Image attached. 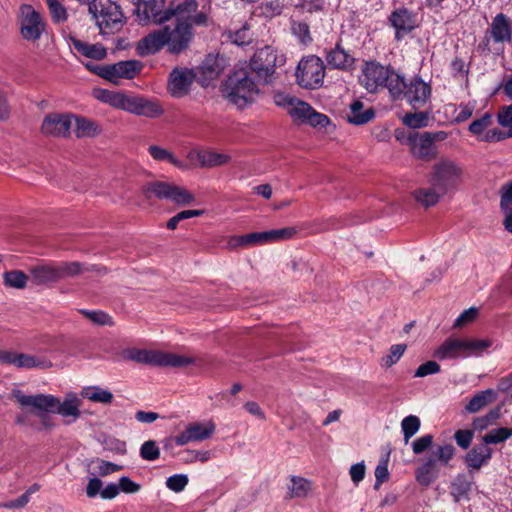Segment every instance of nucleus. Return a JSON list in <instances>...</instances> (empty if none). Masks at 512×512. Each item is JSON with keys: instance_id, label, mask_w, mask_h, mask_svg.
Returning a JSON list of instances; mask_svg holds the SVG:
<instances>
[{"instance_id": "24", "label": "nucleus", "mask_w": 512, "mask_h": 512, "mask_svg": "<svg viewBox=\"0 0 512 512\" xmlns=\"http://www.w3.org/2000/svg\"><path fill=\"white\" fill-rule=\"evenodd\" d=\"M67 35V42L81 55L94 60H102L106 57L107 51L102 44H89L79 40L73 34Z\"/></svg>"}, {"instance_id": "48", "label": "nucleus", "mask_w": 512, "mask_h": 512, "mask_svg": "<svg viewBox=\"0 0 512 512\" xmlns=\"http://www.w3.org/2000/svg\"><path fill=\"white\" fill-rule=\"evenodd\" d=\"M92 95L95 99L99 100L100 102L109 104L112 107L116 108L121 92L110 91L103 88H94L92 91Z\"/></svg>"}, {"instance_id": "11", "label": "nucleus", "mask_w": 512, "mask_h": 512, "mask_svg": "<svg viewBox=\"0 0 512 512\" xmlns=\"http://www.w3.org/2000/svg\"><path fill=\"white\" fill-rule=\"evenodd\" d=\"M295 75L302 88L317 89L323 84L325 67L319 57L310 56L299 62Z\"/></svg>"}, {"instance_id": "58", "label": "nucleus", "mask_w": 512, "mask_h": 512, "mask_svg": "<svg viewBox=\"0 0 512 512\" xmlns=\"http://www.w3.org/2000/svg\"><path fill=\"white\" fill-rule=\"evenodd\" d=\"M433 443V436L431 434L423 435L417 439H415L412 444V451L414 454L419 455L425 452L428 448L431 447Z\"/></svg>"}, {"instance_id": "25", "label": "nucleus", "mask_w": 512, "mask_h": 512, "mask_svg": "<svg viewBox=\"0 0 512 512\" xmlns=\"http://www.w3.org/2000/svg\"><path fill=\"white\" fill-rule=\"evenodd\" d=\"M7 365H13L17 368L32 369V368H49L52 366L51 362L40 359L36 356L8 351Z\"/></svg>"}, {"instance_id": "64", "label": "nucleus", "mask_w": 512, "mask_h": 512, "mask_svg": "<svg viewBox=\"0 0 512 512\" xmlns=\"http://www.w3.org/2000/svg\"><path fill=\"white\" fill-rule=\"evenodd\" d=\"M440 462L441 465H448L449 461L453 458L455 454V448L450 445L439 446L437 451L434 452Z\"/></svg>"}, {"instance_id": "3", "label": "nucleus", "mask_w": 512, "mask_h": 512, "mask_svg": "<svg viewBox=\"0 0 512 512\" xmlns=\"http://www.w3.org/2000/svg\"><path fill=\"white\" fill-rule=\"evenodd\" d=\"M359 80L368 92L386 88L390 96L400 95L402 76L375 61L365 63Z\"/></svg>"}, {"instance_id": "43", "label": "nucleus", "mask_w": 512, "mask_h": 512, "mask_svg": "<svg viewBox=\"0 0 512 512\" xmlns=\"http://www.w3.org/2000/svg\"><path fill=\"white\" fill-rule=\"evenodd\" d=\"M439 475V469L429 467V465L423 463L416 470V480L422 486H429L432 484Z\"/></svg>"}, {"instance_id": "56", "label": "nucleus", "mask_w": 512, "mask_h": 512, "mask_svg": "<svg viewBox=\"0 0 512 512\" xmlns=\"http://www.w3.org/2000/svg\"><path fill=\"white\" fill-rule=\"evenodd\" d=\"M491 122L492 116L489 113H486L482 117L470 123L469 131L474 135H480L490 126Z\"/></svg>"}, {"instance_id": "52", "label": "nucleus", "mask_w": 512, "mask_h": 512, "mask_svg": "<svg viewBox=\"0 0 512 512\" xmlns=\"http://www.w3.org/2000/svg\"><path fill=\"white\" fill-rule=\"evenodd\" d=\"M189 482L186 474H174L166 479V487L176 493L182 492Z\"/></svg>"}, {"instance_id": "10", "label": "nucleus", "mask_w": 512, "mask_h": 512, "mask_svg": "<svg viewBox=\"0 0 512 512\" xmlns=\"http://www.w3.org/2000/svg\"><path fill=\"white\" fill-rule=\"evenodd\" d=\"M296 234L293 227L272 229L268 231L253 232L245 235L234 236L228 241V245L235 247H250L266 243H274L282 240L291 239Z\"/></svg>"}, {"instance_id": "30", "label": "nucleus", "mask_w": 512, "mask_h": 512, "mask_svg": "<svg viewBox=\"0 0 512 512\" xmlns=\"http://www.w3.org/2000/svg\"><path fill=\"white\" fill-rule=\"evenodd\" d=\"M497 391L494 389H486L476 393L466 404L465 410L468 413H477L490 403L497 399Z\"/></svg>"}, {"instance_id": "2", "label": "nucleus", "mask_w": 512, "mask_h": 512, "mask_svg": "<svg viewBox=\"0 0 512 512\" xmlns=\"http://www.w3.org/2000/svg\"><path fill=\"white\" fill-rule=\"evenodd\" d=\"M222 92L230 103L243 109L255 101L259 89L247 69L241 68L228 76L223 83Z\"/></svg>"}, {"instance_id": "15", "label": "nucleus", "mask_w": 512, "mask_h": 512, "mask_svg": "<svg viewBox=\"0 0 512 512\" xmlns=\"http://www.w3.org/2000/svg\"><path fill=\"white\" fill-rule=\"evenodd\" d=\"M116 108L148 118H157L164 113L163 108L156 101L124 93H121Z\"/></svg>"}, {"instance_id": "45", "label": "nucleus", "mask_w": 512, "mask_h": 512, "mask_svg": "<svg viewBox=\"0 0 512 512\" xmlns=\"http://www.w3.org/2000/svg\"><path fill=\"white\" fill-rule=\"evenodd\" d=\"M312 108L313 107L308 103L298 99L288 114L291 116L293 121L305 124Z\"/></svg>"}, {"instance_id": "63", "label": "nucleus", "mask_w": 512, "mask_h": 512, "mask_svg": "<svg viewBox=\"0 0 512 512\" xmlns=\"http://www.w3.org/2000/svg\"><path fill=\"white\" fill-rule=\"evenodd\" d=\"M389 478L388 464L386 461H381L375 468V484L374 488L377 490Z\"/></svg>"}, {"instance_id": "21", "label": "nucleus", "mask_w": 512, "mask_h": 512, "mask_svg": "<svg viewBox=\"0 0 512 512\" xmlns=\"http://www.w3.org/2000/svg\"><path fill=\"white\" fill-rule=\"evenodd\" d=\"M19 404L33 407L40 412L54 413L57 397L50 394L25 395L21 392L15 394Z\"/></svg>"}, {"instance_id": "23", "label": "nucleus", "mask_w": 512, "mask_h": 512, "mask_svg": "<svg viewBox=\"0 0 512 512\" xmlns=\"http://www.w3.org/2000/svg\"><path fill=\"white\" fill-rule=\"evenodd\" d=\"M188 159L197 160L202 168L223 166L230 162L231 156L211 150H192L187 154Z\"/></svg>"}, {"instance_id": "53", "label": "nucleus", "mask_w": 512, "mask_h": 512, "mask_svg": "<svg viewBox=\"0 0 512 512\" xmlns=\"http://www.w3.org/2000/svg\"><path fill=\"white\" fill-rule=\"evenodd\" d=\"M82 314H84L88 319H90L93 323L99 325H113V320L110 315L100 310H82Z\"/></svg>"}, {"instance_id": "9", "label": "nucleus", "mask_w": 512, "mask_h": 512, "mask_svg": "<svg viewBox=\"0 0 512 512\" xmlns=\"http://www.w3.org/2000/svg\"><path fill=\"white\" fill-rule=\"evenodd\" d=\"M461 174V168L454 161L442 159L433 166L430 184L439 189L440 193L446 195L457 187Z\"/></svg>"}, {"instance_id": "50", "label": "nucleus", "mask_w": 512, "mask_h": 512, "mask_svg": "<svg viewBox=\"0 0 512 512\" xmlns=\"http://www.w3.org/2000/svg\"><path fill=\"white\" fill-rule=\"evenodd\" d=\"M140 457L146 461H155L160 456V449L154 440L145 441L139 450Z\"/></svg>"}, {"instance_id": "51", "label": "nucleus", "mask_w": 512, "mask_h": 512, "mask_svg": "<svg viewBox=\"0 0 512 512\" xmlns=\"http://www.w3.org/2000/svg\"><path fill=\"white\" fill-rule=\"evenodd\" d=\"M46 4L54 22L61 23L67 20V10L59 0H46Z\"/></svg>"}, {"instance_id": "59", "label": "nucleus", "mask_w": 512, "mask_h": 512, "mask_svg": "<svg viewBox=\"0 0 512 512\" xmlns=\"http://www.w3.org/2000/svg\"><path fill=\"white\" fill-rule=\"evenodd\" d=\"M501 200L500 206L504 212L512 208V181L504 184L500 190Z\"/></svg>"}, {"instance_id": "26", "label": "nucleus", "mask_w": 512, "mask_h": 512, "mask_svg": "<svg viewBox=\"0 0 512 512\" xmlns=\"http://www.w3.org/2000/svg\"><path fill=\"white\" fill-rule=\"evenodd\" d=\"M312 492V482L304 477L292 475L287 484L286 499L304 500L309 497Z\"/></svg>"}, {"instance_id": "38", "label": "nucleus", "mask_w": 512, "mask_h": 512, "mask_svg": "<svg viewBox=\"0 0 512 512\" xmlns=\"http://www.w3.org/2000/svg\"><path fill=\"white\" fill-rule=\"evenodd\" d=\"M471 489V482L466 475L458 474L451 484V496L455 502L466 498Z\"/></svg>"}, {"instance_id": "34", "label": "nucleus", "mask_w": 512, "mask_h": 512, "mask_svg": "<svg viewBox=\"0 0 512 512\" xmlns=\"http://www.w3.org/2000/svg\"><path fill=\"white\" fill-rule=\"evenodd\" d=\"M81 396L94 403L109 404L113 401V394L100 386L84 387Z\"/></svg>"}, {"instance_id": "37", "label": "nucleus", "mask_w": 512, "mask_h": 512, "mask_svg": "<svg viewBox=\"0 0 512 512\" xmlns=\"http://www.w3.org/2000/svg\"><path fill=\"white\" fill-rule=\"evenodd\" d=\"M148 152L151 155V157L156 161L169 162L170 164L182 170L187 168V166L177 157H175L171 152L158 145H150L148 147Z\"/></svg>"}, {"instance_id": "39", "label": "nucleus", "mask_w": 512, "mask_h": 512, "mask_svg": "<svg viewBox=\"0 0 512 512\" xmlns=\"http://www.w3.org/2000/svg\"><path fill=\"white\" fill-rule=\"evenodd\" d=\"M74 132L77 138L94 137L100 132V129L95 122L83 117H76Z\"/></svg>"}, {"instance_id": "42", "label": "nucleus", "mask_w": 512, "mask_h": 512, "mask_svg": "<svg viewBox=\"0 0 512 512\" xmlns=\"http://www.w3.org/2000/svg\"><path fill=\"white\" fill-rule=\"evenodd\" d=\"M421 426L420 419L415 415H409L401 421V430L405 443L419 431Z\"/></svg>"}, {"instance_id": "33", "label": "nucleus", "mask_w": 512, "mask_h": 512, "mask_svg": "<svg viewBox=\"0 0 512 512\" xmlns=\"http://www.w3.org/2000/svg\"><path fill=\"white\" fill-rule=\"evenodd\" d=\"M375 116V112L372 108L363 110V103L360 100L354 101L350 105V110L347 115L350 123L355 125H363L372 120Z\"/></svg>"}, {"instance_id": "62", "label": "nucleus", "mask_w": 512, "mask_h": 512, "mask_svg": "<svg viewBox=\"0 0 512 512\" xmlns=\"http://www.w3.org/2000/svg\"><path fill=\"white\" fill-rule=\"evenodd\" d=\"M329 123L330 120L325 114L319 113L312 108L305 124L315 128H325Z\"/></svg>"}, {"instance_id": "6", "label": "nucleus", "mask_w": 512, "mask_h": 512, "mask_svg": "<svg viewBox=\"0 0 512 512\" xmlns=\"http://www.w3.org/2000/svg\"><path fill=\"white\" fill-rule=\"evenodd\" d=\"M78 262H42L30 268L32 281L37 285L49 284L81 272Z\"/></svg>"}, {"instance_id": "19", "label": "nucleus", "mask_w": 512, "mask_h": 512, "mask_svg": "<svg viewBox=\"0 0 512 512\" xmlns=\"http://www.w3.org/2000/svg\"><path fill=\"white\" fill-rule=\"evenodd\" d=\"M72 127V118L65 114H50L43 120L41 131L47 136L66 137Z\"/></svg>"}, {"instance_id": "17", "label": "nucleus", "mask_w": 512, "mask_h": 512, "mask_svg": "<svg viewBox=\"0 0 512 512\" xmlns=\"http://www.w3.org/2000/svg\"><path fill=\"white\" fill-rule=\"evenodd\" d=\"M194 78L192 70L175 68L170 73L167 89L173 97L181 98L188 93Z\"/></svg>"}, {"instance_id": "36", "label": "nucleus", "mask_w": 512, "mask_h": 512, "mask_svg": "<svg viewBox=\"0 0 512 512\" xmlns=\"http://www.w3.org/2000/svg\"><path fill=\"white\" fill-rule=\"evenodd\" d=\"M121 79L130 80L125 61L106 65L105 80L118 85Z\"/></svg>"}, {"instance_id": "31", "label": "nucleus", "mask_w": 512, "mask_h": 512, "mask_svg": "<svg viewBox=\"0 0 512 512\" xmlns=\"http://www.w3.org/2000/svg\"><path fill=\"white\" fill-rule=\"evenodd\" d=\"M165 46L164 38L160 34H147L136 46L137 54L141 57L157 53Z\"/></svg>"}, {"instance_id": "4", "label": "nucleus", "mask_w": 512, "mask_h": 512, "mask_svg": "<svg viewBox=\"0 0 512 512\" xmlns=\"http://www.w3.org/2000/svg\"><path fill=\"white\" fill-rule=\"evenodd\" d=\"M121 358L156 367L182 368L195 363L191 356L154 349L127 348L121 352Z\"/></svg>"}, {"instance_id": "20", "label": "nucleus", "mask_w": 512, "mask_h": 512, "mask_svg": "<svg viewBox=\"0 0 512 512\" xmlns=\"http://www.w3.org/2000/svg\"><path fill=\"white\" fill-rule=\"evenodd\" d=\"M20 32H45L46 22L43 15L36 11L33 6L23 4L19 9Z\"/></svg>"}, {"instance_id": "35", "label": "nucleus", "mask_w": 512, "mask_h": 512, "mask_svg": "<svg viewBox=\"0 0 512 512\" xmlns=\"http://www.w3.org/2000/svg\"><path fill=\"white\" fill-rule=\"evenodd\" d=\"M414 198L417 202L425 207H430L438 203L441 197L445 196L431 184L430 187L420 188L413 192Z\"/></svg>"}, {"instance_id": "60", "label": "nucleus", "mask_w": 512, "mask_h": 512, "mask_svg": "<svg viewBox=\"0 0 512 512\" xmlns=\"http://www.w3.org/2000/svg\"><path fill=\"white\" fill-rule=\"evenodd\" d=\"M226 36L225 43L233 44L239 48H245L252 44L253 40L250 34H224Z\"/></svg>"}, {"instance_id": "12", "label": "nucleus", "mask_w": 512, "mask_h": 512, "mask_svg": "<svg viewBox=\"0 0 512 512\" xmlns=\"http://www.w3.org/2000/svg\"><path fill=\"white\" fill-rule=\"evenodd\" d=\"M399 96H391L394 100L405 99L414 109L424 107L431 96V86L420 77H413L407 82L402 76Z\"/></svg>"}, {"instance_id": "27", "label": "nucleus", "mask_w": 512, "mask_h": 512, "mask_svg": "<svg viewBox=\"0 0 512 512\" xmlns=\"http://www.w3.org/2000/svg\"><path fill=\"white\" fill-rule=\"evenodd\" d=\"M492 449L486 445H478L473 447L465 456L464 462L467 468L479 470L483 465L487 464L492 457Z\"/></svg>"}, {"instance_id": "40", "label": "nucleus", "mask_w": 512, "mask_h": 512, "mask_svg": "<svg viewBox=\"0 0 512 512\" xmlns=\"http://www.w3.org/2000/svg\"><path fill=\"white\" fill-rule=\"evenodd\" d=\"M194 441H203L212 436L215 431V425L212 422L193 423L186 427Z\"/></svg>"}, {"instance_id": "8", "label": "nucleus", "mask_w": 512, "mask_h": 512, "mask_svg": "<svg viewBox=\"0 0 512 512\" xmlns=\"http://www.w3.org/2000/svg\"><path fill=\"white\" fill-rule=\"evenodd\" d=\"M100 30L120 29L126 22L121 7L111 0H92L88 8Z\"/></svg>"}, {"instance_id": "41", "label": "nucleus", "mask_w": 512, "mask_h": 512, "mask_svg": "<svg viewBox=\"0 0 512 512\" xmlns=\"http://www.w3.org/2000/svg\"><path fill=\"white\" fill-rule=\"evenodd\" d=\"M512 436V428L500 427L491 429L482 438L483 445L499 444L508 440Z\"/></svg>"}, {"instance_id": "47", "label": "nucleus", "mask_w": 512, "mask_h": 512, "mask_svg": "<svg viewBox=\"0 0 512 512\" xmlns=\"http://www.w3.org/2000/svg\"><path fill=\"white\" fill-rule=\"evenodd\" d=\"M490 32H512V15L498 13L490 24Z\"/></svg>"}, {"instance_id": "46", "label": "nucleus", "mask_w": 512, "mask_h": 512, "mask_svg": "<svg viewBox=\"0 0 512 512\" xmlns=\"http://www.w3.org/2000/svg\"><path fill=\"white\" fill-rule=\"evenodd\" d=\"M407 346L405 344H394L390 347L389 352L381 359V366L385 368H390L394 364H396L404 352L406 351Z\"/></svg>"}, {"instance_id": "49", "label": "nucleus", "mask_w": 512, "mask_h": 512, "mask_svg": "<svg viewBox=\"0 0 512 512\" xmlns=\"http://www.w3.org/2000/svg\"><path fill=\"white\" fill-rule=\"evenodd\" d=\"M4 283L8 287L22 289L26 286L27 276L19 270L8 271L4 273Z\"/></svg>"}, {"instance_id": "1", "label": "nucleus", "mask_w": 512, "mask_h": 512, "mask_svg": "<svg viewBox=\"0 0 512 512\" xmlns=\"http://www.w3.org/2000/svg\"><path fill=\"white\" fill-rule=\"evenodd\" d=\"M157 24L171 21L174 27L165 26L159 32H191L193 28H207L211 23L210 7L199 8L197 0H184L174 8L169 6L157 18Z\"/></svg>"}, {"instance_id": "13", "label": "nucleus", "mask_w": 512, "mask_h": 512, "mask_svg": "<svg viewBox=\"0 0 512 512\" xmlns=\"http://www.w3.org/2000/svg\"><path fill=\"white\" fill-rule=\"evenodd\" d=\"M279 59L276 51L271 46L258 49L250 60V69L257 79L264 84H269L274 79L275 69Z\"/></svg>"}, {"instance_id": "28", "label": "nucleus", "mask_w": 512, "mask_h": 512, "mask_svg": "<svg viewBox=\"0 0 512 512\" xmlns=\"http://www.w3.org/2000/svg\"><path fill=\"white\" fill-rule=\"evenodd\" d=\"M227 65V59L223 55L209 54L203 61L200 69L208 80H213L225 70Z\"/></svg>"}, {"instance_id": "57", "label": "nucleus", "mask_w": 512, "mask_h": 512, "mask_svg": "<svg viewBox=\"0 0 512 512\" xmlns=\"http://www.w3.org/2000/svg\"><path fill=\"white\" fill-rule=\"evenodd\" d=\"M441 370L440 365L436 361H427L421 364L415 371L414 377L422 378L429 375L439 373Z\"/></svg>"}, {"instance_id": "54", "label": "nucleus", "mask_w": 512, "mask_h": 512, "mask_svg": "<svg viewBox=\"0 0 512 512\" xmlns=\"http://www.w3.org/2000/svg\"><path fill=\"white\" fill-rule=\"evenodd\" d=\"M273 99L274 103L278 107L286 109L288 113L290 112L291 108L295 105V103L298 101L296 97L281 91L275 92Z\"/></svg>"}, {"instance_id": "61", "label": "nucleus", "mask_w": 512, "mask_h": 512, "mask_svg": "<svg viewBox=\"0 0 512 512\" xmlns=\"http://www.w3.org/2000/svg\"><path fill=\"white\" fill-rule=\"evenodd\" d=\"M474 433L469 429L457 430L454 434L455 441L462 449H468L472 443Z\"/></svg>"}, {"instance_id": "22", "label": "nucleus", "mask_w": 512, "mask_h": 512, "mask_svg": "<svg viewBox=\"0 0 512 512\" xmlns=\"http://www.w3.org/2000/svg\"><path fill=\"white\" fill-rule=\"evenodd\" d=\"M81 400L74 392H69L65 395L64 400L61 402L57 398L54 414H58L70 424L75 422L81 415L80 412Z\"/></svg>"}, {"instance_id": "14", "label": "nucleus", "mask_w": 512, "mask_h": 512, "mask_svg": "<svg viewBox=\"0 0 512 512\" xmlns=\"http://www.w3.org/2000/svg\"><path fill=\"white\" fill-rule=\"evenodd\" d=\"M447 137L448 134L445 131L415 132L410 152L417 159L432 160L437 155L435 143L444 141Z\"/></svg>"}, {"instance_id": "7", "label": "nucleus", "mask_w": 512, "mask_h": 512, "mask_svg": "<svg viewBox=\"0 0 512 512\" xmlns=\"http://www.w3.org/2000/svg\"><path fill=\"white\" fill-rule=\"evenodd\" d=\"M147 198L155 197L159 200L173 202L178 206H185L195 201L194 195L186 188L164 181H151L143 187Z\"/></svg>"}, {"instance_id": "16", "label": "nucleus", "mask_w": 512, "mask_h": 512, "mask_svg": "<svg viewBox=\"0 0 512 512\" xmlns=\"http://www.w3.org/2000/svg\"><path fill=\"white\" fill-rule=\"evenodd\" d=\"M422 17L418 11H413L401 5L394 8L388 16V23L396 32H411L419 27Z\"/></svg>"}, {"instance_id": "18", "label": "nucleus", "mask_w": 512, "mask_h": 512, "mask_svg": "<svg viewBox=\"0 0 512 512\" xmlns=\"http://www.w3.org/2000/svg\"><path fill=\"white\" fill-rule=\"evenodd\" d=\"M135 6L137 20L142 24L153 22L157 24V18L163 13L165 0H129Z\"/></svg>"}, {"instance_id": "29", "label": "nucleus", "mask_w": 512, "mask_h": 512, "mask_svg": "<svg viewBox=\"0 0 512 512\" xmlns=\"http://www.w3.org/2000/svg\"><path fill=\"white\" fill-rule=\"evenodd\" d=\"M327 64L336 69L348 70L354 64V58L339 43L326 54Z\"/></svg>"}, {"instance_id": "32", "label": "nucleus", "mask_w": 512, "mask_h": 512, "mask_svg": "<svg viewBox=\"0 0 512 512\" xmlns=\"http://www.w3.org/2000/svg\"><path fill=\"white\" fill-rule=\"evenodd\" d=\"M164 38L167 51L171 54H180L188 48L193 34H160Z\"/></svg>"}, {"instance_id": "44", "label": "nucleus", "mask_w": 512, "mask_h": 512, "mask_svg": "<svg viewBox=\"0 0 512 512\" xmlns=\"http://www.w3.org/2000/svg\"><path fill=\"white\" fill-rule=\"evenodd\" d=\"M428 121V113L423 111L407 113L402 118L403 124L412 129L424 128L428 125Z\"/></svg>"}, {"instance_id": "5", "label": "nucleus", "mask_w": 512, "mask_h": 512, "mask_svg": "<svg viewBox=\"0 0 512 512\" xmlns=\"http://www.w3.org/2000/svg\"><path fill=\"white\" fill-rule=\"evenodd\" d=\"M492 342L488 339H468L459 337H448L434 351L433 356L439 360H454L458 358H469L481 356Z\"/></svg>"}, {"instance_id": "55", "label": "nucleus", "mask_w": 512, "mask_h": 512, "mask_svg": "<svg viewBox=\"0 0 512 512\" xmlns=\"http://www.w3.org/2000/svg\"><path fill=\"white\" fill-rule=\"evenodd\" d=\"M105 450L114 452L116 454L124 455L127 452L126 442L115 437H107L103 441Z\"/></svg>"}]
</instances>
